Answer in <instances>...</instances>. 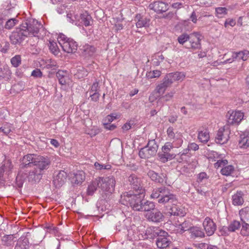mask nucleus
<instances>
[{
    "mask_svg": "<svg viewBox=\"0 0 249 249\" xmlns=\"http://www.w3.org/2000/svg\"><path fill=\"white\" fill-rule=\"evenodd\" d=\"M137 28L147 27L150 25V19L140 14H137L134 18Z\"/></svg>",
    "mask_w": 249,
    "mask_h": 249,
    "instance_id": "f3484780",
    "label": "nucleus"
},
{
    "mask_svg": "<svg viewBox=\"0 0 249 249\" xmlns=\"http://www.w3.org/2000/svg\"><path fill=\"white\" fill-rule=\"evenodd\" d=\"M210 139L209 132L207 130L199 131L198 134V139L199 141L203 143H206Z\"/></svg>",
    "mask_w": 249,
    "mask_h": 249,
    "instance_id": "473e14b6",
    "label": "nucleus"
},
{
    "mask_svg": "<svg viewBox=\"0 0 249 249\" xmlns=\"http://www.w3.org/2000/svg\"><path fill=\"white\" fill-rule=\"evenodd\" d=\"M145 193L140 194H131L129 193H124L121 195L120 202L124 205H128L136 211L147 212V213L154 210L155 205L152 202L146 200L143 202Z\"/></svg>",
    "mask_w": 249,
    "mask_h": 249,
    "instance_id": "f257e3e1",
    "label": "nucleus"
},
{
    "mask_svg": "<svg viewBox=\"0 0 249 249\" xmlns=\"http://www.w3.org/2000/svg\"><path fill=\"white\" fill-rule=\"evenodd\" d=\"M57 40L63 50L67 53H73L77 49V44L72 39L67 37L65 35L60 34Z\"/></svg>",
    "mask_w": 249,
    "mask_h": 249,
    "instance_id": "39448f33",
    "label": "nucleus"
},
{
    "mask_svg": "<svg viewBox=\"0 0 249 249\" xmlns=\"http://www.w3.org/2000/svg\"><path fill=\"white\" fill-rule=\"evenodd\" d=\"M244 194L242 191H237L232 196V203L234 206H241L244 202Z\"/></svg>",
    "mask_w": 249,
    "mask_h": 249,
    "instance_id": "a878e982",
    "label": "nucleus"
},
{
    "mask_svg": "<svg viewBox=\"0 0 249 249\" xmlns=\"http://www.w3.org/2000/svg\"><path fill=\"white\" fill-rule=\"evenodd\" d=\"M42 75V73L41 71L38 69H36L34 70L32 72V76L36 77H41Z\"/></svg>",
    "mask_w": 249,
    "mask_h": 249,
    "instance_id": "338daca9",
    "label": "nucleus"
},
{
    "mask_svg": "<svg viewBox=\"0 0 249 249\" xmlns=\"http://www.w3.org/2000/svg\"><path fill=\"white\" fill-rule=\"evenodd\" d=\"M167 134L168 137L170 139H174L176 138V136L174 132V129L172 127H169L167 130Z\"/></svg>",
    "mask_w": 249,
    "mask_h": 249,
    "instance_id": "052dcab7",
    "label": "nucleus"
},
{
    "mask_svg": "<svg viewBox=\"0 0 249 249\" xmlns=\"http://www.w3.org/2000/svg\"><path fill=\"white\" fill-rule=\"evenodd\" d=\"M153 8L157 13H162L168 10V5L162 1H157L153 3Z\"/></svg>",
    "mask_w": 249,
    "mask_h": 249,
    "instance_id": "bb28decb",
    "label": "nucleus"
},
{
    "mask_svg": "<svg viewBox=\"0 0 249 249\" xmlns=\"http://www.w3.org/2000/svg\"><path fill=\"white\" fill-rule=\"evenodd\" d=\"M21 61L20 56L17 55L11 58V63L14 67H18L21 64Z\"/></svg>",
    "mask_w": 249,
    "mask_h": 249,
    "instance_id": "3c124183",
    "label": "nucleus"
},
{
    "mask_svg": "<svg viewBox=\"0 0 249 249\" xmlns=\"http://www.w3.org/2000/svg\"><path fill=\"white\" fill-rule=\"evenodd\" d=\"M94 166L96 169L97 170H102V169H106V170H109L111 169V165L109 164L107 165H104V164H101L99 163L96 162L94 163Z\"/></svg>",
    "mask_w": 249,
    "mask_h": 249,
    "instance_id": "4d7b16f0",
    "label": "nucleus"
},
{
    "mask_svg": "<svg viewBox=\"0 0 249 249\" xmlns=\"http://www.w3.org/2000/svg\"><path fill=\"white\" fill-rule=\"evenodd\" d=\"M240 223L238 221H233L228 227V230L230 231L233 232L238 230L240 227Z\"/></svg>",
    "mask_w": 249,
    "mask_h": 249,
    "instance_id": "49530a36",
    "label": "nucleus"
},
{
    "mask_svg": "<svg viewBox=\"0 0 249 249\" xmlns=\"http://www.w3.org/2000/svg\"><path fill=\"white\" fill-rule=\"evenodd\" d=\"M25 171L26 173L18 174L16 178L17 181L21 179V178H27L29 182H36L39 181L41 178L42 174L39 172L37 168H34L30 170H26Z\"/></svg>",
    "mask_w": 249,
    "mask_h": 249,
    "instance_id": "1a4fd4ad",
    "label": "nucleus"
},
{
    "mask_svg": "<svg viewBox=\"0 0 249 249\" xmlns=\"http://www.w3.org/2000/svg\"><path fill=\"white\" fill-rule=\"evenodd\" d=\"M100 178H96L93 180L89 185L87 194L89 196H92L96 191L98 188H100Z\"/></svg>",
    "mask_w": 249,
    "mask_h": 249,
    "instance_id": "4be33fe9",
    "label": "nucleus"
},
{
    "mask_svg": "<svg viewBox=\"0 0 249 249\" xmlns=\"http://www.w3.org/2000/svg\"><path fill=\"white\" fill-rule=\"evenodd\" d=\"M173 83L172 78L169 74H167L164 78L163 79L162 83L160 84L164 86L165 88H167L169 86L171 85V84Z\"/></svg>",
    "mask_w": 249,
    "mask_h": 249,
    "instance_id": "09e8293b",
    "label": "nucleus"
},
{
    "mask_svg": "<svg viewBox=\"0 0 249 249\" xmlns=\"http://www.w3.org/2000/svg\"><path fill=\"white\" fill-rule=\"evenodd\" d=\"M173 82L178 81H182L185 77V75L184 73L181 72H175L174 73H169Z\"/></svg>",
    "mask_w": 249,
    "mask_h": 249,
    "instance_id": "72a5a7b5",
    "label": "nucleus"
},
{
    "mask_svg": "<svg viewBox=\"0 0 249 249\" xmlns=\"http://www.w3.org/2000/svg\"><path fill=\"white\" fill-rule=\"evenodd\" d=\"M189 223L186 221L182 223V224L179 225L178 229V231L182 233L184 231L189 230L190 228V226L188 224Z\"/></svg>",
    "mask_w": 249,
    "mask_h": 249,
    "instance_id": "603ef678",
    "label": "nucleus"
},
{
    "mask_svg": "<svg viewBox=\"0 0 249 249\" xmlns=\"http://www.w3.org/2000/svg\"><path fill=\"white\" fill-rule=\"evenodd\" d=\"M191 236L192 237H203L205 236L204 232L198 227H193L191 229Z\"/></svg>",
    "mask_w": 249,
    "mask_h": 249,
    "instance_id": "c9c22d12",
    "label": "nucleus"
},
{
    "mask_svg": "<svg viewBox=\"0 0 249 249\" xmlns=\"http://www.w3.org/2000/svg\"><path fill=\"white\" fill-rule=\"evenodd\" d=\"M127 238L130 241H138L141 239L142 235L138 233L137 228H131L127 231Z\"/></svg>",
    "mask_w": 249,
    "mask_h": 249,
    "instance_id": "b1692460",
    "label": "nucleus"
},
{
    "mask_svg": "<svg viewBox=\"0 0 249 249\" xmlns=\"http://www.w3.org/2000/svg\"><path fill=\"white\" fill-rule=\"evenodd\" d=\"M49 47V49L52 53L55 55H58L59 54L60 50L56 42L50 40Z\"/></svg>",
    "mask_w": 249,
    "mask_h": 249,
    "instance_id": "4c0bfd02",
    "label": "nucleus"
},
{
    "mask_svg": "<svg viewBox=\"0 0 249 249\" xmlns=\"http://www.w3.org/2000/svg\"><path fill=\"white\" fill-rule=\"evenodd\" d=\"M145 216L149 221L157 223L162 221L164 219L163 213L157 209L147 213Z\"/></svg>",
    "mask_w": 249,
    "mask_h": 249,
    "instance_id": "dca6fc26",
    "label": "nucleus"
},
{
    "mask_svg": "<svg viewBox=\"0 0 249 249\" xmlns=\"http://www.w3.org/2000/svg\"><path fill=\"white\" fill-rule=\"evenodd\" d=\"M230 131L227 126L219 129V144H223L226 143L229 138Z\"/></svg>",
    "mask_w": 249,
    "mask_h": 249,
    "instance_id": "aec40b11",
    "label": "nucleus"
},
{
    "mask_svg": "<svg viewBox=\"0 0 249 249\" xmlns=\"http://www.w3.org/2000/svg\"><path fill=\"white\" fill-rule=\"evenodd\" d=\"M56 77H57L59 83L62 85H64L67 83V81L68 79V73L66 71H59L56 73Z\"/></svg>",
    "mask_w": 249,
    "mask_h": 249,
    "instance_id": "7c9ffc66",
    "label": "nucleus"
},
{
    "mask_svg": "<svg viewBox=\"0 0 249 249\" xmlns=\"http://www.w3.org/2000/svg\"><path fill=\"white\" fill-rule=\"evenodd\" d=\"M204 228L208 236L213 235L216 230V225L209 217H206L203 223Z\"/></svg>",
    "mask_w": 249,
    "mask_h": 249,
    "instance_id": "6ab92c4d",
    "label": "nucleus"
},
{
    "mask_svg": "<svg viewBox=\"0 0 249 249\" xmlns=\"http://www.w3.org/2000/svg\"><path fill=\"white\" fill-rule=\"evenodd\" d=\"M18 20L16 18H11L9 19L5 25V28L7 29H11L17 23Z\"/></svg>",
    "mask_w": 249,
    "mask_h": 249,
    "instance_id": "5fc2aeb1",
    "label": "nucleus"
},
{
    "mask_svg": "<svg viewBox=\"0 0 249 249\" xmlns=\"http://www.w3.org/2000/svg\"><path fill=\"white\" fill-rule=\"evenodd\" d=\"M234 167L232 165H227L222 168L221 170V173L224 176H230L233 171Z\"/></svg>",
    "mask_w": 249,
    "mask_h": 249,
    "instance_id": "58836bf2",
    "label": "nucleus"
},
{
    "mask_svg": "<svg viewBox=\"0 0 249 249\" xmlns=\"http://www.w3.org/2000/svg\"><path fill=\"white\" fill-rule=\"evenodd\" d=\"M88 71L83 67L79 66L77 69V71L74 75L75 77L79 79H82L87 76Z\"/></svg>",
    "mask_w": 249,
    "mask_h": 249,
    "instance_id": "e433bc0d",
    "label": "nucleus"
},
{
    "mask_svg": "<svg viewBox=\"0 0 249 249\" xmlns=\"http://www.w3.org/2000/svg\"><path fill=\"white\" fill-rule=\"evenodd\" d=\"M208 178L207 175L205 172H201L198 174L197 177V181L202 182L203 179H207Z\"/></svg>",
    "mask_w": 249,
    "mask_h": 249,
    "instance_id": "774afa93",
    "label": "nucleus"
},
{
    "mask_svg": "<svg viewBox=\"0 0 249 249\" xmlns=\"http://www.w3.org/2000/svg\"><path fill=\"white\" fill-rule=\"evenodd\" d=\"M45 67L48 69L54 70L58 68V66L55 60L50 59L46 60Z\"/></svg>",
    "mask_w": 249,
    "mask_h": 249,
    "instance_id": "37998d69",
    "label": "nucleus"
},
{
    "mask_svg": "<svg viewBox=\"0 0 249 249\" xmlns=\"http://www.w3.org/2000/svg\"><path fill=\"white\" fill-rule=\"evenodd\" d=\"M29 243V242L27 238H24L22 239L21 238L18 240L15 249H27Z\"/></svg>",
    "mask_w": 249,
    "mask_h": 249,
    "instance_id": "2f4dec72",
    "label": "nucleus"
},
{
    "mask_svg": "<svg viewBox=\"0 0 249 249\" xmlns=\"http://www.w3.org/2000/svg\"><path fill=\"white\" fill-rule=\"evenodd\" d=\"M183 142V140L182 139L181 135L179 134H178L177 136L175 139H174V140L172 142H171V144H173V147H176L178 148L180 147Z\"/></svg>",
    "mask_w": 249,
    "mask_h": 249,
    "instance_id": "a18cd8bd",
    "label": "nucleus"
},
{
    "mask_svg": "<svg viewBox=\"0 0 249 249\" xmlns=\"http://www.w3.org/2000/svg\"><path fill=\"white\" fill-rule=\"evenodd\" d=\"M89 94L91 100L94 102H97L100 96V94L99 93V92H95L94 93H89Z\"/></svg>",
    "mask_w": 249,
    "mask_h": 249,
    "instance_id": "69168bd1",
    "label": "nucleus"
},
{
    "mask_svg": "<svg viewBox=\"0 0 249 249\" xmlns=\"http://www.w3.org/2000/svg\"><path fill=\"white\" fill-rule=\"evenodd\" d=\"M128 181L131 185L132 188L135 191L133 194H140V193H145V190L142 188L141 184V179L134 174L131 175L128 177ZM130 193V192H128ZM131 194H132L131 193Z\"/></svg>",
    "mask_w": 249,
    "mask_h": 249,
    "instance_id": "f8f14e48",
    "label": "nucleus"
},
{
    "mask_svg": "<svg viewBox=\"0 0 249 249\" xmlns=\"http://www.w3.org/2000/svg\"><path fill=\"white\" fill-rule=\"evenodd\" d=\"M175 93V91L173 90V91H170L169 92L167 93L165 95L162 96L161 97V98H164V100L166 102H167V101H170V100H171L172 99V98L173 97Z\"/></svg>",
    "mask_w": 249,
    "mask_h": 249,
    "instance_id": "e2e57ef3",
    "label": "nucleus"
},
{
    "mask_svg": "<svg viewBox=\"0 0 249 249\" xmlns=\"http://www.w3.org/2000/svg\"><path fill=\"white\" fill-rule=\"evenodd\" d=\"M240 233L243 236H249V224L245 221L242 222Z\"/></svg>",
    "mask_w": 249,
    "mask_h": 249,
    "instance_id": "ea45409f",
    "label": "nucleus"
},
{
    "mask_svg": "<svg viewBox=\"0 0 249 249\" xmlns=\"http://www.w3.org/2000/svg\"><path fill=\"white\" fill-rule=\"evenodd\" d=\"M100 87L99 83L97 82H94L91 87L89 93L98 92L99 91Z\"/></svg>",
    "mask_w": 249,
    "mask_h": 249,
    "instance_id": "bf43d9fd",
    "label": "nucleus"
},
{
    "mask_svg": "<svg viewBox=\"0 0 249 249\" xmlns=\"http://www.w3.org/2000/svg\"><path fill=\"white\" fill-rule=\"evenodd\" d=\"M244 117V114L241 111H229L227 114V123L231 125H238Z\"/></svg>",
    "mask_w": 249,
    "mask_h": 249,
    "instance_id": "9d476101",
    "label": "nucleus"
},
{
    "mask_svg": "<svg viewBox=\"0 0 249 249\" xmlns=\"http://www.w3.org/2000/svg\"><path fill=\"white\" fill-rule=\"evenodd\" d=\"M175 157L174 154L164 153L160 154L159 158L160 160L163 162L167 161L169 160H171Z\"/></svg>",
    "mask_w": 249,
    "mask_h": 249,
    "instance_id": "de8ad7c7",
    "label": "nucleus"
},
{
    "mask_svg": "<svg viewBox=\"0 0 249 249\" xmlns=\"http://www.w3.org/2000/svg\"><path fill=\"white\" fill-rule=\"evenodd\" d=\"M83 50L85 52V54L90 56L95 53V48L92 46L85 45L83 47Z\"/></svg>",
    "mask_w": 249,
    "mask_h": 249,
    "instance_id": "a19ab883",
    "label": "nucleus"
},
{
    "mask_svg": "<svg viewBox=\"0 0 249 249\" xmlns=\"http://www.w3.org/2000/svg\"><path fill=\"white\" fill-rule=\"evenodd\" d=\"M154 235L158 236L156 244L159 248L164 249L172 244L170 239L167 237L168 233L163 230L156 228L154 231Z\"/></svg>",
    "mask_w": 249,
    "mask_h": 249,
    "instance_id": "6e6552de",
    "label": "nucleus"
},
{
    "mask_svg": "<svg viewBox=\"0 0 249 249\" xmlns=\"http://www.w3.org/2000/svg\"><path fill=\"white\" fill-rule=\"evenodd\" d=\"M186 47L193 52L201 49V45L199 35L197 33L191 34L190 40Z\"/></svg>",
    "mask_w": 249,
    "mask_h": 249,
    "instance_id": "ddd939ff",
    "label": "nucleus"
},
{
    "mask_svg": "<svg viewBox=\"0 0 249 249\" xmlns=\"http://www.w3.org/2000/svg\"><path fill=\"white\" fill-rule=\"evenodd\" d=\"M67 178V174L64 171H60L54 177L53 182L56 187H60L66 182Z\"/></svg>",
    "mask_w": 249,
    "mask_h": 249,
    "instance_id": "a211bd4d",
    "label": "nucleus"
},
{
    "mask_svg": "<svg viewBox=\"0 0 249 249\" xmlns=\"http://www.w3.org/2000/svg\"><path fill=\"white\" fill-rule=\"evenodd\" d=\"M100 180V188L103 193L106 195L112 194L115 188L116 181L114 177H108L101 178Z\"/></svg>",
    "mask_w": 249,
    "mask_h": 249,
    "instance_id": "0eeeda50",
    "label": "nucleus"
},
{
    "mask_svg": "<svg viewBox=\"0 0 249 249\" xmlns=\"http://www.w3.org/2000/svg\"><path fill=\"white\" fill-rule=\"evenodd\" d=\"M239 146L242 148L249 147V133L245 132L240 136Z\"/></svg>",
    "mask_w": 249,
    "mask_h": 249,
    "instance_id": "cd10ccee",
    "label": "nucleus"
},
{
    "mask_svg": "<svg viewBox=\"0 0 249 249\" xmlns=\"http://www.w3.org/2000/svg\"><path fill=\"white\" fill-rule=\"evenodd\" d=\"M28 36L29 33L22 30L20 25V28L16 29V31L12 33L10 38L11 43L16 45L20 44Z\"/></svg>",
    "mask_w": 249,
    "mask_h": 249,
    "instance_id": "9b49d317",
    "label": "nucleus"
},
{
    "mask_svg": "<svg viewBox=\"0 0 249 249\" xmlns=\"http://www.w3.org/2000/svg\"><path fill=\"white\" fill-rule=\"evenodd\" d=\"M13 235H4L1 237V244L7 247L13 246L14 243Z\"/></svg>",
    "mask_w": 249,
    "mask_h": 249,
    "instance_id": "c85d7f7f",
    "label": "nucleus"
},
{
    "mask_svg": "<svg viewBox=\"0 0 249 249\" xmlns=\"http://www.w3.org/2000/svg\"><path fill=\"white\" fill-rule=\"evenodd\" d=\"M21 26L22 30L29 33L28 36H30V38L28 41L30 44L32 46L36 45L39 41L37 34L42 27V25L37 20H32L23 23Z\"/></svg>",
    "mask_w": 249,
    "mask_h": 249,
    "instance_id": "7ed1b4c3",
    "label": "nucleus"
},
{
    "mask_svg": "<svg viewBox=\"0 0 249 249\" xmlns=\"http://www.w3.org/2000/svg\"><path fill=\"white\" fill-rule=\"evenodd\" d=\"M249 57V51L247 50H244L238 52H233L232 53L231 58H229L226 60L225 62H221L219 63L220 64H223L225 62L226 63H231L234 60L243 61L247 60Z\"/></svg>",
    "mask_w": 249,
    "mask_h": 249,
    "instance_id": "4468645a",
    "label": "nucleus"
},
{
    "mask_svg": "<svg viewBox=\"0 0 249 249\" xmlns=\"http://www.w3.org/2000/svg\"><path fill=\"white\" fill-rule=\"evenodd\" d=\"M226 154L224 153L219 154V167L225 166L228 164V160L226 158Z\"/></svg>",
    "mask_w": 249,
    "mask_h": 249,
    "instance_id": "864d4df0",
    "label": "nucleus"
},
{
    "mask_svg": "<svg viewBox=\"0 0 249 249\" xmlns=\"http://www.w3.org/2000/svg\"><path fill=\"white\" fill-rule=\"evenodd\" d=\"M23 161L24 167L36 166L37 167V170L42 174L44 170H47L49 168L51 163V160L48 157L34 154L24 156Z\"/></svg>",
    "mask_w": 249,
    "mask_h": 249,
    "instance_id": "f03ea898",
    "label": "nucleus"
},
{
    "mask_svg": "<svg viewBox=\"0 0 249 249\" xmlns=\"http://www.w3.org/2000/svg\"><path fill=\"white\" fill-rule=\"evenodd\" d=\"M236 24V21L235 19L233 18H228L226 20L225 23H224V26L225 27H227L229 25L231 26V27H233Z\"/></svg>",
    "mask_w": 249,
    "mask_h": 249,
    "instance_id": "680f3d73",
    "label": "nucleus"
},
{
    "mask_svg": "<svg viewBox=\"0 0 249 249\" xmlns=\"http://www.w3.org/2000/svg\"><path fill=\"white\" fill-rule=\"evenodd\" d=\"M190 38L191 35H188L187 34H183L178 37V40L179 43L183 45L187 41L189 42Z\"/></svg>",
    "mask_w": 249,
    "mask_h": 249,
    "instance_id": "c03bdc74",
    "label": "nucleus"
},
{
    "mask_svg": "<svg viewBox=\"0 0 249 249\" xmlns=\"http://www.w3.org/2000/svg\"><path fill=\"white\" fill-rule=\"evenodd\" d=\"M74 18L75 20H78L80 23L84 24L85 26L90 25L91 17L87 12L81 14L79 17L75 16Z\"/></svg>",
    "mask_w": 249,
    "mask_h": 249,
    "instance_id": "393cba45",
    "label": "nucleus"
},
{
    "mask_svg": "<svg viewBox=\"0 0 249 249\" xmlns=\"http://www.w3.org/2000/svg\"><path fill=\"white\" fill-rule=\"evenodd\" d=\"M2 161L0 166V178L3 176L4 173L9 175L13 169V165L12 161L6 159L5 156L4 159L0 160V161Z\"/></svg>",
    "mask_w": 249,
    "mask_h": 249,
    "instance_id": "2eb2a0df",
    "label": "nucleus"
},
{
    "mask_svg": "<svg viewBox=\"0 0 249 249\" xmlns=\"http://www.w3.org/2000/svg\"><path fill=\"white\" fill-rule=\"evenodd\" d=\"M158 148L155 140L149 141L147 145L141 148L139 155L142 159H148L156 155Z\"/></svg>",
    "mask_w": 249,
    "mask_h": 249,
    "instance_id": "423d86ee",
    "label": "nucleus"
},
{
    "mask_svg": "<svg viewBox=\"0 0 249 249\" xmlns=\"http://www.w3.org/2000/svg\"><path fill=\"white\" fill-rule=\"evenodd\" d=\"M85 179V174L83 171H78L71 177V181L74 184H81Z\"/></svg>",
    "mask_w": 249,
    "mask_h": 249,
    "instance_id": "5701e85b",
    "label": "nucleus"
},
{
    "mask_svg": "<svg viewBox=\"0 0 249 249\" xmlns=\"http://www.w3.org/2000/svg\"><path fill=\"white\" fill-rule=\"evenodd\" d=\"M150 197L151 198H159L158 202L160 203H165L171 201L173 202L176 200L175 196L170 193L168 189L165 187H161L153 190Z\"/></svg>",
    "mask_w": 249,
    "mask_h": 249,
    "instance_id": "20e7f679",
    "label": "nucleus"
},
{
    "mask_svg": "<svg viewBox=\"0 0 249 249\" xmlns=\"http://www.w3.org/2000/svg\"><path fill=\"white\" fill-rule=\"evenodd\" d=\"M9 44L7 42L0 43V51L5 53L9 49Z\"/></svg>",
    "mask_w": 249,
    "mask_h": 249,
    "instance_id": "0e129e2a",
    "label": "nucleus"
},
{
    "mask_svg": "<svg viewBox=\"0 0 249 249\" xmlns=\"http://www.w3.org/2000/svg\"><path fill=\"white\" fill-rule=\"evenodd\" d=\"M173 148V144H171V142H167L165 143L163 146H162V151L164 153L170 154L169 152Z\"/></svg>",
    "mask_w": 249,
    "mask_h": 249,
    "instance_id": "6e6d98bb",
    "label": "nucleus"
},
{
    "mask_svg": "<svg viewBox=\"0 0 249 249\" xmlns=\"http://www.w3.org/2000/svg\"><path fill=\"white\" fill-rule=\"evenodd\" d=\"M148 176L153 181L158 183H163L164 181V177L159 176L153 171L150 170L147 173Z\"/></svg>",
    "mask_w": 249,
    "mask_h": 249,
    "instance_id": "c756f323",
    "label": "nucleus"
},
{
    "mask_svg": "<svg viewBox=\"0 0 249 249\" xmlns=\"http://www.w3.org/2000/svg\"><path fill=\"white\" fill-rule=\"evenodd\" d=\"M161 75V71L159 70H154L148 72L146 76L149 79L158 78Z\"/></svg>",
    "mask_w": 249,
    "mask_h": 249,
    "instance_id": "8fccbe9b",
    "label": "nucleus"
},
{
    "mask_svg": "<svg viewBox=\"0 0 249 249\" xmlns=\"http://www.w3.org/2000/svg\"><path fill=\"white\" fill-rule=\"evenodd\" d=\"M166 89L167 88L162 85L160 83L158 84L156 86V88L154 90V92L156 94L155 98L157 99L158 98H161L163 94L165 93Z\"/></svg>",
    "mask_w": 249,
    "mask_h": 249,
    "instance_id": "f704fd0d",
    "label": "nucleus"
},
{
    "mask_svg": "<svg viewBox=\"0 0 249 249\" xmlns=\"http://www.w3.org/2000/svg\"><path fill=\"white\" fill-rule=\"evenodd\" d=\"M185 213L178 206L173 205L167 212H165V214L167 216L176 215L183 216Z\"/></svg>",
    "mask_w": 249,
    "mask_h": 249,
    "instance_id": "412c9836",
    "label": "nucleus"
},
{
    "mask_svg": "<svg viewBox=\"0 0 249 249\" xmlns=\"http://www.w3.org/2000/svg\"><path fill=\"white\" fill-rule=\"evenodd\" d=\"M133 125H134V122L133 121H129L122 126V128L124 131H126L130 129Z\"/></svg>",
    "mask_w": 249,
    "mask_h": 249,
    "instance_id": "13d9d810",
    "label": "nucleus"
},
{
    "mask_svg": "<svg viewBox=\"0 0 249 249\" xmlns=\"http://www.w3.org/2000/svg\"><path fill=\"white\" fill-rule=\"evenodd\" d=\"M120 117V115L117 114H111L110 115H108L106 116L104 119L103 120V123L107 124H110L112 122H113L114 120L117 119Z\"/></svg>",
    "mask_w": 249,
    "mask_h": 249,
    "instance_id": "79ce46f5",
    "label": "nucleus"
}]
</instances>
